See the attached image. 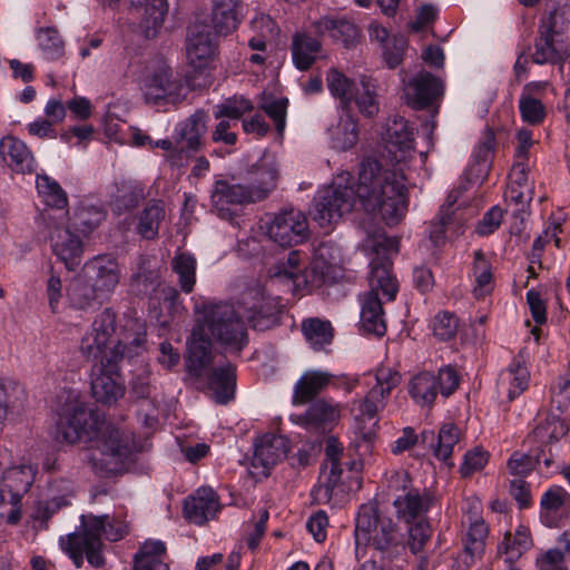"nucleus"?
Returning a JSON list of instances; mask_svg holds the SVG:
<instances>
[{"instance_id": "obj_1", "label": "nucleus", "mask_w": 570, "mask_h": 570, "mask_svg": "<svg viewBox=\"0 0 570 570\" xmlns=\"http://www.w3.org/2000/svg\"><path fill=\"white\" fill-rule=\"evenodd\" d=\"M213 341L235 354L247 346V328L234 305L219 302L204 306L187 342L186 357L187 372L198 387L212 391L216 403L227 404L235 396L236 367L229 362L213 365Z\"/></svg>"}, {"instance_id": "obj_2", "label": "nucleus", "mask_w": 570, "mask_h": 570, "mask_svg": "<svg viewBox=\"0 0 570 570\" xmlns=\"http://www.w3.org/2000/svg\"><path fill=\"white\" fill-rule=\"evenodd\" d=\"M382 160L366 158L358 174V196L367 210H379L382 220L397 225L409 207L406 174L414 155L413 128L402 117L386 124Z\"/></svg>"}, {"instance_id": "obj_3", "label": "nucleus", "mask_w": 570, "mask_h": 570, "mask_svg": "<svg viewBox=\"0 0 570 570\" xmlns=\"http://www.w3.org/2000/svg\"><path fill=\"white\" fill-rule=\"evenodd\" d=\"M66 401L59 410L55 438L60 443L92 442L89 463L94 472L110 476L124 470L132 453L128 438L118 429L106 424L100 414L88 407L77 391L66 392Z\"/></svg>"}, {"instance_id": "obj_4", "label": "nucleus", "mask_w": 570, "mask_h": 570, "mask_svg": "<svg viewBox=\"0 0 570 570\" xmlns=\"http://www.w3.org/2000/svg\"><path fill=\"white\" fill-rule=\"evenodd\" d=\"M118 344L105 354L91 368V393L100 403L111 404L125 394V385L119 373V362L131 358L145 350L146 324L138 320H127L120 332Z\"/></svg>"}, {"instance_id": "obj_5", "label": "nucleus", "mask_w": 570, "mask_h": 570, "mask_svg": "<svg viewBox=\"0 0 570 570\" xmlns=\"http://www.w3.org/2000/svg\"><path fill=\"white\" fill-rule=\"evenodd\" d=\"M354 541L357 558L365 556L368 546L387 552L400 543L397 525L374 503L362 504L355 518Z\"/></svg>"}, {"instance_id": "obj_6", "label": "nucleus", "mask_w": 570, "mask_h": 570, "mask_svg": "<svg viewBox=\"0 0 570 570\" xmlns=\"http://www.w3.org/2000/svg\"><path fill=\"white\" fill-rule=\"evenodd\" d=\"M353 177L350 173H342L336 176L333 183L317 191L314 197L313 218L320 227L325 228L337 223L345 214L354 208L356 200L362 208L370 214H377L379 210H367L358 196V184L356 189L351 184Z\"/></svg>"}, {"instance_id": "obj_7", "label": "nucleus", "mask_w": 570, "mask_h": 570, "mask_svg": "<svg viewBox=\"0 0 570 570\" xmlns=\"http://www.w3.org/2000/svg\"><path fill=\"white\" fill-rule=\"evenodd\" d=\"M322 249L306 267L303 255L292 250L285 261L277 262L268 269L267 279L274 283L293 285H334L337 283V268L323 259Z\"/></svg>"}, {"instance_id": "obj_8", "label": "nucleus", "mask_w": 570, "mask_h": 570, "mask_svg": "<svg viewBox=\"0 0 570 570\" xmlns=\"http://www.w3.org/2000/svg\"><path fill=\"white\" fill-rule=\"evenodd\" d=\"M107 517H81V529L60 538L61 549L69 556L77 568L83 564L86 557L94 568H101L106 563L102 554V534L106 531Z\"/></svg>"}, {"instance_id": "obj_9", "label": "nucleus", "mask_w": 570, "mask_h": 570, "mask_svg": "<svg viewBox=\"0 0 570 570\" xmlns=\"http://www.w3.org/2000/svg\"><path fill=\"white\" fill-rule=\"evenodd\" d=\"M140 89L145 101L154 106L176 105L187 95L184 82L174 77L171 69L163 62L146 67Z\"/></svg>"}, {"instance_id": "obj_10", "label": "nucleus", "mask_w": 570, "mask_h": 570, "mask_svg": "<svg viewBox=\"0 0 570 570\" xmlns=\"http://www.w3.org/2000/svg\"><path fill=\"white\" fill-rule=\"evenodd\" d=\"M127 320H138V317H124L117 321V315L111 308L104 309L96 316L91 324V330L85 334L80 343L81 353L89 360L101 358L109 354L120 338V332Z\"/></svg>"}, {"instance_id": "obj_11", "label": "nucleus", "mask_w": 570, "mask_h": 570, "mask_svg": "<svg viewBox=\"0 0 570 570\" xmlns=\"http://www.w3.org/2000/svg\"><path fill=\"white\" fill-rule=\"evenodd\" d=\"M460 384L458 371L451 366H444L438 374L423 371L414 375L409 382V394L420 406L431 407L438 394L443 397L452 395Z\"/></svg>"}, {"instance_id": "obj_12", "label": "nucleus", "mask_w": 570, "mask_h": 570, "mask_svg": "<svg viewBox=\"0 0 570 570\" xmlns=\"http://www.w3.org/2000/svg\"><path fill=\"white\" fill-rule=\"evenodd\" d=\"M243 306L252 327L258 331L279 324L281 315L286 308L282 297L266 295L263 287H246Z\"/></svg>"}, {"instance_id": "obj_13", "label": "nucleus", "mask_w": 570, "mask_h": 570, "mask_svg": "<svg viewBox=\"0 0 570 570\" xmlns=\"http://www.w3.org/2000/svg\"><path fill=\"white\" fill-rule=\"evenodd\" d=\"M444 89L443 80L426 70H420L403 82L404 100L415 110L439 108Z\"/></svg>"}, {"instance_id": "obj_14", "label": "nucleus", "mask_w": 570, "mask_h": 570, "mask_svg": "<svg viewBox=\"0 0 570 570\" xmlns=\"http://www.w3.org/2000/svg\"><path fill=\"white\" fill-rule=\"evenodd\" d=\"M266 232L274 243L291 247L308 238V224L302 212L292 208L275 215L267 225Z\"/></svg>"}, {"instance_id": "obj_15", "label": "nucleus", "mask_w": 570, "mask_h": 570, "mask_svg": "<svg viewBox=\"0 0 570 570\" xmlns=\"http://www.w3.org/2000/svg\"><path fill=\"white\" fill-rule=\"evenodd\" d=\"M205 131L206 115L203 111H196L179 122L175 128V150L179 153L170 156V163L175 166H184L190 155L199 149Z\"/></svg>"}, {"instance_id": "obj_16", "label": "nucleus", "mask_w": 570, "mask_h": 570, "mask_svg": "<svg viewBox=\"0 0 570 570\" xmlns=\"http://www.w3.org/2000/svg\"><path fill=\"white\" fill-rule=\"evenodd\" d=\"M342 406L340 403L327 399H317L309 403L302 414L292 415V421L316 433H325L332 430L340 421Z\"/></svg>"}, {"instance_id": "obj_17", "label": "nucleus", "mask_w": 570, "mask_h": 570, "mask_svg": "<svg viewBox=\"0 0 570 570\" xmlns=\"http://www.w3.org/2000/svg\"><path fill=\"white\" fill-rule=\"evenodd\" d=\"M210 199L217 215L228 220L236 215L238 206L255 203L246 185L232 184L227 180L215 181Z\"/></svg>"}, {"instance_id": "obj_18", "label": "nucleus", "mask_w": 570, "mask_h": 570, "mask_svg": "<svg viewBox=\"0 0 570 570\" xmlns=\"http://www.w3.org/2000/svg\"><path fill=\"white\" fill-rule=\"evenodd\" d=\"M216 53V43L212 38L209 28L205 24H194L188 29L186 41V56L188 65L196 72L209 68Z\"/></svg>"}, {"instance_id": "obj_19", "label": "nucleus", "mask_w": 570, "mask_h": 570, "mask_svg": "<svg viewBox=\"0 0 570 570\" xmlns=\"http://www.w3.org/2000/svg\"><path fill=\"white\" fill-rule=\"evenodd\" d=\"M387 397L382 392L371 389L364 399L355 402L357 414L355 415L356 433L362 441L371 444L376 435L377 413L385 407Z\"/></svg>"}, {"instance_id": "obj_20", "label": "nucleus", "mask_w": 570, "mask_h": 570, "mask_svg": "<svg viewBox=\"0 0 570 570\" xmlns=\"http://www.w3.org/2000/svg\"><path fill=\"white\" fill-rule=\"evenodd\" d=\"M49 240L53 255L65 264L68 272L75 271L81 264L82 242L68 227L56 226L50 232Z\"/></svg>"}, {"instance_id": "obj_21", "label": "nucleus", "mask_w": 570, "mask_h": 570, "mask_svg": "<svg viewBox=\"0 0 570 570\" xmlns=\"http://www.w3.org/2000/svg\"><path fill=\"white\" fill-rule=\"evenodd\" d=\"M549 87L548 81H531L523 86L519 99V110L523 121L539 125L544 120L547 110L542 99Z\"/></svg>"}, {"instance_id": "obj_22", "label": "nucleus", "mask_w": 570, "mask_h": 570, "mask_svg": "<svg viewBox=\"0 0 570 570\" xmlns=\"http://www.w3.org/2000/svg\"><path fill=\"white\" fill-rule=\"evenodd\" d=\"M288 451L287 440L274 433H267L255 442L252 465L262 466L263 473L268 474L272 466L286 456Z\"/></svg>"}, {"instance_id": "obj_23", "label": "nucleus", "mask_w": 570, "mask_h": 570, "mask_svg": "<svg viewBox=\"0 0 570 570\" xmlns=\"http://www.w3.org/2000/svg\"><path fill=\"white\" fill-rule=\"evenodd\" d=\"M342 473L343 470L341 464H323V470L318 479V484L313 490L315 500L318 503L336 504L343 500L344 495L348 492V488L341 479Z\"/></svg>"}, {"instance_id": "obj_24", "label": "nucleus", "mask_w": 570, "mask_h": 570, "mask_svg": "<svg viewBox=\"0 0 570 570\" xmlns=\"http://www.w3.org/2000/svg\"><path fill=\"white\" fill-rule=\"evenodd\" d=\"M217 494L210 488H200L184 502V515L195 524H204L219 511Z\"/></svg>"}, {"instance_id": "obj_25", "label": "nucleus", "mask_w": 570, "mask_h": 570, "mask_svg": "<svg viewBox=\"0 0 570 570\" xmlns=\"http://www.w3.org/2000/svg\"><path fill=\"white\" fill-rule=\"evenodd\" d=\"M534 181L529 176V166L523 161H515L509 174L505 199L521 206V210L530 204L533 197Z\"/></svg>"}, {"instance_id": "obj_26", "label": "nucleus", "mask_w": 570, "mask_h": 570, "mask_svg": "<svg viewBox=\"0 0 570 570\" xmlns=\"http://www.w3.org/2000/svg\"><path fill=\"white\" fill-rule=\"evenodd\" d=\"M0 155L16 173H32L36 168V160L29 147L13 136H6L0 140Z\"/></svg>"}, {"instance_id": "obj_27", "label": "nucleus", "mask_w": 570, "mask_h": 570, "mask_svg": "<svg viewBox=\"0 0 570 570\" xmlns=\"http://www.w3.org/2000/svg\"><path fill=\"white\" fill-rule=\"evenodd\" d=\"M435 497L429 492H419L410 490L394 501L397 517L406 523H413L416 519H423V515L434 505Z\"/></svg>"}, {"instance_id": "obj_28", "label": "nucleus", "mask_w": 570, "mask_h": 570, "mask_svg": "<svg viewBox=\"0 0 570 570\" xmlns=\"http://www.w3.org/2000/svg\"><path fill=\"white\" fill-rule=\"evenodd\" d=\"M332 374L325 371L311 370L303 373L294 385L292 403L303 405L315 401L331 383Z\"/></svg>"}, {"instance_id": "obj_29", "label": "nucleus", "mask_w": 570, "mask_h": 570, "mask_svg": "<svg viewBox=\"0 0 570 570\" xmlns=\"http://www.w3.org/2000/svg\"><path fill=\"white\" fill-rule=\"evenodd\" d=\"M383 302L376 289H370L362 298L361 324L367 333L383 336L386 332Z\"/></svg>"}, {"instance_id": "obj_30", "label": "nucleus", "mask_w": 570, "mask_h": 570, "mask_svg": "<svg viewBox=\"0 0 570 570\" xmlns=\"http://www.w3.org/2000/svg\"><path fill=\"white\" fill-rule=\"evenodd\" d=\"M278 171L274 160L263 159L253 167L247 186L255 203L264 199L275 187Z\"/></svg>"}, {"instance_id": "obj_31", "label": "nucleus", "mask_w": 570, "mask_h": 570, "mask_svg": "<svg viewBox=\"0 0 570 570\" xmlns=\"http://www.w3.org/2000/svg\"><path fill=\"white\" fill-rule=\"evenodd\" d=\"M36 469L32 465L23 464L12 466L4 472L3 482L8 488L9 503L16 507L22 495L27 493L35 481Z\"/></svg>"}, {"instance_id": "obj_32", "label": "nucleus", "mask_w": 570, "mask_h": 570, "mask_svg": "<svg viewBox=\"0 0 570 570\" xmlns=\"http://www.w3.org/2000/svg\"><path fill=\"white\" fill-rule=\"evenodd\" d=\"M569 48L563 45V40L557 39L553 35L540 28L532 58L538 65L557 63L564 58Z\"/></svg>"}, {"instance_id": "obj_33", "label": "nucleus", "mask_w": 570, "mask_h": 570, "mask_svg": "<svg viewBox=\"0 0 570 570\" xmlns=\"http://www.w3.org/2000/svg\"><path fill=\"white\" fill-rule=\"evenodd\" d=\"M213 26L217 33L228 35L239 23L242 6L239 0H213Z\"/></svg>"}, {"instance_id": "obj_34", "label": "nucleus", "mask_w": 570, "mask_h": 570, "mask_svg": "<svg viewBox=\"0 0 570 570\" xmlns=\"http://www.w3.org/2000/svg\"><path fill=\"white\" fill-rule=\"evenodd\" d=\"M530 374L520 363L509 366L499 377L498 392L504 395L509 402L523 393L529 385Z\"/></svg>"}, {"instance_id": "obj_35", "label": "nucleus", "mask_w": 570, "mask_h": 570, "mask_svg": "<svg viewBox=\"0 0 570 570\" xmlns=\"http://www.w3.org/2000/svg\"><path fill=\"white\" fill-rule=\"evenodd\" d=\"M321 50V42L307 33L302 32L293 37L292 58L299 70H307L320 57Z\"/></svg>"}, {"instance_id": "obj_36", "label": "nucleus", "mask_w": 570, "mask_h": 570, "mask_svg": "<svg viewBox=\"0 0 570 570\" xmlns=\"http://www.w3.org/2000/svg\"><path fill=\"white\" fill-rule=\"evenodd\" d=\"M109 295V287H66L67 302L78 309L97 308Z\"/></svg>"}, {"instance_id": "obj_37", "label": "nucleus", "mask_w": 570, "mask_h": 570, "mask_svg": "<svg viewBox=\"0 0 570 570\" xmlns=\"http://www.w3.org/2000/svg\"><path fill=\"white\" fill-rule=\"evenodd\" d=\"M316 30L321 35H328L336 42H342L345 47L355 42L358 37L356 26L345 19L322 18L316 22Z\"/></svg>"}, {"instance_id": "obj_38", "label": "nucleus", "mask_w": 570, "mask_h": 570, "mask_svg": "<svg viewBox=\"0 0 570 570\" xmlns=\"http://www.w3.org/2000/svg\"><path fill=\"white\" fill-rule=\"evenodd\" d=\"M86 275L101 285H117L120 282V269L115 258L98 256L85 265Z\"/></svg>"}, {"instance_id": "obj_39", "label": "nucleus", "mask_w": 570, "mask_h": 570, "mask_svg": "<svg viewBox=\"0 0 570 570\" xmlns=\"http://www.w3.org/2000/svg\"><path fill=\"white\" fill-rule=\"evenodd\" d=\"M165 217L164 204L160 200H150L138 216L137 233L146 239L156 238Z\"/></svg>"}, {"instance_id": "obj_40", "label": "nucleus", "mask_w": 570, "mask_h": 570, "mask_svg": "<svg viewBox=\"0 0 570 570\" xmlns=\"http://www.w3.org/2000/svg\"><path fill=\"white\" fill-rule=\"evenodd\" d=\"M165 554L166 546L164 542L147 541L135 554L132 570H169L168 564L163 560Z\"/></svg>"}, {"instance_id": "obj_41", "label": "nucleus", "mask_w": 570, "mask_h": 570, "mask_svg": "<svg viewBox=\"0 0 570 570\" xmlns=\"http://www.w3.org/2000/svg\"><path fill=\"white\" fill-rule=\"evenodd\" d=\"M328 135L332 148L341 151L348 150L358 140L357 124L351 116L346 115L328 129Z\"/></svg>"}, {"instance_id": "obj_42", "label": "nucleus", "mask_w": 570, "mask_h": 570, "mask_svg": "<svg viewBox=\"0 0 570 570\" xmlns=\"http://www.w3.org/2000/svg\"><path fill=\"white\" fill-rule=\"evenodd\" d=\"M36 187L43 203L51 208L65 209L68 206L67 193L60 184L47 174H38Z\"/></svg>"}, {"instance_id": "obj_43", "label": "nucleus", "mask_w": 570, "mask_h": 570, "mask_svg": "<svg viewBox=\"0 0 570 570\" xmlns=\"http://www.w3.org/2000/svg\"><path fill=\"white\" fill-rule=\"evenodd\" d=\"M541 29L563 40V45L570 48V2L556 9L547 20L542 21Z\"/></svg>"}, {"instance_id": "obj_44", "label": "nucleus", "mask_w": 570, "mask_h": 570, "mask_svg": "<svg viewBox=\"0 0 570 570\" xmlns=\"http://www.w3.org/2000/svg\"><path fill=\"white\" fill-rule=\"evenodd\" d=\"M461 218L460 213H453V215H443L439 220L430 224L429 237L435 246H441L448 238L459 236L463 233V225L459 224L458 220Z\"/></svg>"}, {"instance_id": "obj_45", "label": "nucleus", "mask_w": 570, "mask_h": 570, "mask_svg": "<svg viewBox=\"0 0 570 570\" xmlns=\"http://www.w3.org/2000/svg\"><path fill=\"white\" fill-rule=\"evenodd\" d=\"M531 546L532 541L529 532L524 528H519L513 537L511 533L504 535L498 551L505 556V561L509 564H513Z\"/></svg>"}, {"instance_id": "obj_46", "label": "nucleus", "mask_w": 570, "mask_h": 570, "mask_svg": "<svg viewBox=\"0 0 570 570\" xmlns=\"http://www.w3.org/2000/svg\"><path fill=\"white\" fill-rule=\"evenodd\" d=\"M302 328L306 341L315 351H321L332 343L333 327L328 321L309 318L303 322Z\"/></svg>"}, {"instance_id": "obj_47", "label": "nucleus", "mask_w": 570, "mask_h": 570, "mask_svg": "<svg viewBox=\"0 0 570 570\" xmlns=\"http://www.w3.org/2000/svg\"><path fill=\"white\" fill-rule=\"evenodd\" d=\"M36 39L45 59L56 61L63 57L65 43L56 28H39Z\"/></svg>"}, {"instance_id": "obj_48", "label": "nucleus", "mask_w": 570, "mask_h": 570, "mask_svg": "<svg viewBox=\"0 0 570 570\" xmlns=\"http://www.w3.org/2000/svg\"><path fill=\"white\" fill-rule=\"evenodd\" d=\"M326 81L331 94L340 99L344 108H347L357 90L356 83L336 69L328 71Z\"/></svg>"}, {"instance_id": "obj_49", "label": "nucleus", "mask_w": 570, "mask_h": 570, "mask_svg": "<svg viewBox=\"0 0 570 570\" xmlns=\"http://www.w3.org/2000/svg\"><path fill=\"white\" fill-rule=\"evenodd\" d=\"M461 438V430L454 423H445L441 426L436 443L433 445V454L444 462H446L452 453L454 446L459 443Z\"/></svg>"}, {"instance_id": "obj_50", "label": "nucleus", "mask_w": 570, "mask_h": 570, "mask_svg": "<svg viewBox=\"0 0 570 570\" xmlns=\"http://www.w3.org/2000/svg\"><path fill=\"white\" fill-rule=\"evenodd\" d=\"M145 197L144 187L136 183H125L118 189V194L112 202V210L117 214L135 208L139 202Z\"/></svg>"}, {"instance_id": "obj_51", "label": "nucleus", "mask_w": 570, "mask_h": 570, "mask_svg": "<svg viewBox=\"0 0 570 570\" xmlns=\"http://www.w3.org/2000/svg\"><path fill=\"white\" fill-rule=\"evenodd\" d=\"M62 490L65 494L62 497H53L50 500L40 502L37 508V518L41 520H48L53 513H56L61 507L67 505L69 502L67 497L73 493L72 482L69 480L55 481L51 484V490Z\"/></svg>"}, {"instance_id": "obj_52", "label": "nucleus", "mask_w": 570, "mask_h": 570, "mask_svg": "<svg viewBox=\"0 0 570 570\" xmlns=\"http://www.w3.org/2000/svg\"><path fill=\"white\" fill-rule=\"evenodd\" d=\"M105 219V214L97 207H79L72 218V227L83 236L92 233Z\"/></svg>"}, {"instance_id": "obj_53", "label": "nucleus", "mask_w": 570, "mask_h": 570, "mask_svg": "<svg viewBox=\"0 0 570 570\" xmlns=\"http://www.w3.org/2000/svg\"><path fill=\"white\" fill-rule=\"evenodd\" d=\"M253 109V104L244 97H234L215 106L214 116L216 119H227L237 122L238 119L247 111Z\"/></svg>"}, {"instance_id": "obj_54", "label": "nucleus", "mask_w": 570, "mask_h": 570, "mask_svg": "<svg viewBox=\"0 0 570 570\" xmlns=\"http://www.w3.org/2000/svg\"><path fill=\"white\" fill-rule=\"evenodd\" d=\"M171 267L178 275L180 285H195L197 262L191 254L186 252L176 254Z\"/></svg>"}, {"instance_id": "obj_55", "label": "nucleus", "mask_w": 570, "mask_h": 570, "mask_svg": "<svg viewBox=\"0 0 570 570\" xmlns=\"http://www.w3.org/2000/svg\"><path fill=\"white\" fill-rule=\"evenodd\" d=\"M458 330L459 320L450 312L438 313L432 322L433 335L443 342L454 338Z\"/></svg>"}, {"instance_id": "obj_56", "label": "nucleus", "mask_w": 570, "mask_h": 570, "mask_svg": "<svg viewBox=\"0 0 570 570\" xmlns=\"http://www.w3.org/2000/svg\"><path fill=\"white\" fill-rule=\"evenodd\" d=\"M407 546L412 553L417 554L423 551L425 544L432 535V528L425 519L410 523Z\"/></svg>"}, {"instance_id": "obj_57", "label": "nucleus", "mask_w": 570, "mask_h": 570, "mask_svg": "<svg viewBox=\"0 0 570 570\" xmlns=\"http://www.w3.org/2000/svg\"><path fill=\"white\" fill-rule=\"evenodd\" d=\"M286 98H263L261 109L274 121L275 128L279 135L283 134L286 126Z\"/></svg>"}, {"instance_id": "obj_58", "label": "nucleus", "mask_w": 570, "mask_h": 570, "mask_svg": "<svg viewBox=\"0 0 570 570\" xmlns=\"http://www.w3.org/2000/svg\"><path fill=\"white\" fill-rule=\"evenodd\" d=\"M488 527L483 521H475L471 524L466 534L465 552L474 558L484 552Z\"/></svg>"}, {"instance_id": "obj_59", "label": "nucleus", "mask_w": 570, "mask_h": 570, "mask_svg": "<svg viewBox=\"0 0 570 570\" xmlns=\"http://www.w3.org/2000/svg\"><path fill=\"white\" fill-rule=\"evenodd\" d=\"M406 48L407 40L405 37L392 36V41L382 48L386 65L392 69L396 68L402 62Z\"/></svg>"}, {"instance_id": "obj_60", "label": "nucleus", "mask_w": 570, "mask_h": 570, "mask_svg": "<svg viewBox=\"0 0 570 570\" xmlns=\"http://www.w3.org/2000/svg\"><path fill=\"white\" fill-rule=\"evenodd\" d=\"M393 279L391 263L387 259L376 257L370 263V285H391Z\"/></svg>"}, {"instance_id": "obj_61", "label": "nucleus", "mask_w": 570, "mask_h": 570, "mask_svg": "<svg viewBox=\"0 0 570 570\" xmlns=\"http://www.w3.org/2000/svg\"><path fill=\"white\" fill-rule=\"evenodd\" d=\"M375 380L376 384L372 389L389 399L392 390L401 383V375L391 367H380L376 370Z\"/></svg>"}, {"instance_id": "obj_62", "label": "nucleus", "mask_w": 570, "mask_h": 570, "mask_svg": "<svg viewBox=\"0 0 570 570\" xmlns=\"http://www.w3.org/2000/svg\"><path fill=\"white\" fill-rule=\"evenodd\" d=\"M472 275L476 285H489L491 282H495L492 265L480 250L474 253Z\"/></svg>"}, {"instance_id": "obj_63", "label": "nucleus", "mask_w": 570, "mask_h": 570, "mask_svg": "<svg viewBox=\"0 0 570 570\" xmlns=\"http://www.w3.org/2000/svg\"><path fill=\"white\" fill-rule=\"evenodd\" d=\"M487 462L488 453L480 448H475L465 453L460 472L464 478L470 476L474 472L482 470Z\"/></svg>"}, {"instance_id": "obj_64", "label": "nucleus", "mask_w": 570, "mask_h": 570, "mask_svg": "<svg viewBox=\"0 0 570 570\" xmlns=\"http://www.w3.org/2000/svg\"><path fill=\"white\" fill-rule=\"evenodd\" d=\"M539 570H568L564 553L559 549H550L535 560Z\"/></svg>"}]
</instances>
